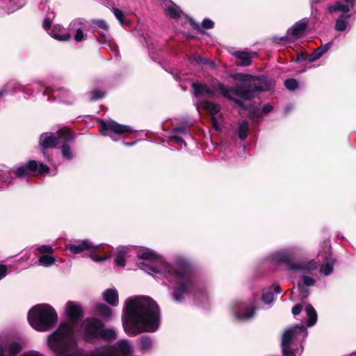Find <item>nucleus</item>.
<instances>
[{"label": "nucleus", "instance_id": "1", "mask_svg": "<svg viewBox=\"0 0 356 356\" xmlns=\"http://www.w3.org/2000/svg\"><path fill=\"white\" fill-rule=\"evenodd\" d=\"M68 323L60 327L48 337V346L55 356H130L133 347L126 339L118 341L113 345H103L89 352L78 346L74 337V324L81 321L83 309L80 305L69 301L65 305Z\"/></svg>", "mask_w": 356, "mask_h": 356}, {"label": "nucleus", "instance_id": "2", "mask_svg": "<svg viewBox=\"0 0 356 356\" xmlns=\"http://www.w3.org/2000/svg\"><path fill=\"white\" fill-rule=\"evenodd\" d=\"M137 257L140 259L155 262L149 265L145 262H139L137 266L149 274H161L173 284L172 298L176 302L182 301L187 296L195 293L197 300L202 296L203 300H207V294L204 292H195L196 287L191 273L188 261L183 257H175L172 264H170L156 252L151 249H144L138 252Z\"/></svg>", "mask_w": 356, "mask_h": 356}, {"label": "nucleus", "instance_id": "3", "mask_svg": "<svg viewBox=\"0 0 356 356\" xmlns=\"http://www.w3.org/2000/svg\"><path fill=\"white\" fill-rule=\"evenodd\" d=\"M160 311L156 302L144 296L128 298L124 302L122 323L131 337L142 332H154L160 325Z\"/></svg>", "mask_w": 356, "mask_h": 356}, {"label": "nucleus", "instance_id": "4", "mask_svg": "<svg viewBox=\"0 0 356 356\" xmlns=\"http://www.w3.org/2000/svg\"><path fill=\"white\" fill-rule=\"evenodd\" d=\"M193 95L196 97H213L220 94L224 97L230 100H234L235 97H239L244 99H248L252 96V90L246 86H238L234 89L226 86L222 83L216 81L207 86L201 83H193L192 85Z\"/></svg>", "mask_w": 356, "mask_h": 356}, {"label": "nucleus", "instance_id": "5", "mask_svg": "<svg viewBox=\"0 0 356 356\" xmlns=\"http://www.w3.org/2000/svg\"><path fill=\"white\" fill-rule=\"evenodd\" d=\"M55 309L48 304H39L34 306L28 314V321L35 330L46 331L57 321Z\"/></svg>", "mask_w": 356, "mask_h": 356}, {"label": "nucleus", "instance_id": "6", "mask_svg": "<svg viewBox=\"0 0 356 356\" xmlns=\"http://www.w3.org/2000/svg\"><path fill=\"white\" fill-rule=\"evenodd\" d=\"M299 248L296 246L280 250L273 252L270 254V259L277 262H284L286 264L289 270L307 273L316 269L319 264L314 259L307 261L293 262V258L299 252Z\"/></svg>", "mask_w": 356, "mask_h": 356}, {"label": "nucleus", "instance_id": "7", "mask_svg": "<svg viewBox=\"0 0 356 356\" xmlns=\"http://www.w3.org/2000/svg\"><path fill=\"white\" fill-rule=\"evenodd\" d=\"M307 335V331L303 325H297L294 327L286 329L282 337V348L284 356H296V354H301L302 347L293 348L296 341L302 340Z\"/></svg>", "mask_w": 356, "mask_h": 356}, {"label": "nucleus", "instance_id": "8", "mask_svg": "<svg viewBox=\"0 0 356 356\" xmlns=\"http://www.w3.org/2000/svg\"><path fill=\"white\" fill-rule=\"evenodd\" d=\"M232 77L235 80L242 82L240 84H237L235 87H232L233 88L236 89L238 86H243L252 90V96L249 99L254 97L255 92L268 90L272 86V83L268 81H261L259 83H252L254 77L249 74L236 73L232 74Z\"/></svg>", "mask_w": 356, "mask_h": 356}, {"label": "nucleus", "instance_id": "9", "mask_svg": "<svg viewBox=\"0 0 356 356\" xmlns=\"http://www.w3.org/2000/svg\"><path fill=\"white\" fill-rule=\"evenodd\" d=\"M100 126V131L102 135L110 136L113 140H117L115 135L120 136L124 133L134 132V130L128 125L120 124L113 120H98Z\"/></svg>", "mask_w": 356, "mask_h": 356}, {"label": "nucleus", "instance_id": "10", "mask_svg": "<svg viewBox=\"0 0 356 356\" xmlns=\"http://www.w3.org/2000/svg\"><path fill=\"white\" fill-rule=\"evenodd\" d=\"M41 91L43 92L44 95H51L54 99H58L59 101L66 104H72L76 99L75 96L72 92L63 87L52 88L47 87L42 83Z\"/></svg>", "mask_w": 356, "mask_h": 356}, {"label": "nucleus", "instance_id": "11", "mask_svg": "<svg viewBox=\"0 0 356 356\" xmlns=\"http://www.w3.org/2000/svg\"><path fill=\"white\" fill-rule=\"evenodd\" d=\"M49 170V168L47 165L35 160H31L26 165L18 167L14 171V173L17 177H24L35 172L38 175H43L48 172Z\"/></svg>", "mask_w": 356, "mask_h": 356}, {"label": "nucleus", "instance_id": "12", "mask_svg": "<svg viewBox=\"0 0 356 356\" xmlns=\"http://www.w3.org/2000/svg\"><path fill=\"white\" fill-rule=\"evenodd\" d=\"M104 327L102 322L97 318H87L83 323L84 338L88 341H92L99 339L101 328Z\"/></svg>", "mask_w": 356, "mask_h": 356}, {"label": "nucleus", "instance_id": "13", "mask_svg": "<svg viewBox=\"0 0 356 356\" xmlns=\"http://www.w3.org/2000/svg\"><path fill=\"white\" fill-rule=\"evenodd\" d=\"M59 138L60 139V148L63 157L66 160H72L74 158V154L69 143L72 141L74 136L69 129H63L59 131Z\"/></svg>", "mask_w": 356, "mask_h": 356}, {"label": "nucleus", "instance_id": "14", "mask_svg": "<svg viewBox=\"0 0 356 356\" xmlns=\"http://www.w3.org/2000/svg\"><path fill=\"white\" fill-rule=\"evenodd\" d=\"M66 248L74 254H79L85 250H88L90 253L100 252V245H95L89 240L70 243L66 245Z\"/></svg>", "mask_w": 356, "mask_h": 356}, {"label": "nucleus", "instance_id": "15", "mask_svg": "<svg viewBox=\"0 0 356 356\" xmlns=\"http://www.w3.org/2000/svg\"><path fill=\"white\" fill-rule=\"evenodd\" d=\"M232 310L236 319L247 321L250 319L255 314L254 306H247L244 302L236 301L232 304Z\"/></svg>", "mask_w": 356, "mask_h": 356}, {"label": "nucleus", "instance_id": "16", "mask_svg": "<svg viewBox=\"0 0 356 356\" xmlns=\"http://www.w3.org/2000/svg\"><path fill=\"white\" fill-rule=\"evenodd\" d=\"M202 107L211 115V122L216 130H220L221 114H219L220 106L211 101H204L202 102Z\"/></svg>", "mask_w": 356, "mask_h": 356}, {"label": "nucleus", "instance_id": "17", "mask_svg": "<svg viewBox=\"0 0 356 356\" xmlns=\"http://www.w3.org/2000/svg\"><path fill=\"white\" fill-rule=\"evenodd\" d=\"M41 86L42 83L40 82L35 83L31 86H23L16 81H10L6 85L3 90H7V92L20 90L25 94V97L29 99L31 98L32 93L35 90L41 91Z\"/></svg>", "mask_w": 356, "mask_h": 356}, {"label": "nucleus", "instance_id": "18", "mask_svg": "<svg viewBox=\"0 0 356 356\" xmlns=\"http://www.w3.org/2000/svg\"><path fill=\"white\" fill-rule=\"evenodd\" d=\"M22 349L21 344L12 339L0 343V356H16Z\"/></svg>", "mask_w": 356, "mask_h": 356}, {"label": "nucleus", "instance_id": "19", "mask_svg": "<svg viewBox=\"0 0 356 356\" xmlns=\"http://www.w3.org/2000/svg\"><path fill=\"white\" fill-rule=\"evenodd\" d=\"M308 22L309 21L307 18H304L298 21L288 30L287 36L293 40L300 38L304 34L308 25Z\"/></svg>", "mask_w": 356, "mask_h": 356}, {"label": "nucleus", "instance_id": "20", "mask_svg": "<svg viewBox=\"0 0 356 356\" xmlns=\"http://www.w3.org/2000/svg\"><path fill=\"white\" fill-rule=\"evenodd\" d=\"M60 142L59 132L57 137L50 133H43L40 137V145L43 149L56 147Z\"/></svg>", "mask_w": 356, "mask_h": 356}, {"label": "nucleus", "instance_id": "21", "mask_svg": "<svg viewBox=\"0 0 356 356\" xmlns=\"http://www.w3.org/2000/svg\"><path fill=\"white\" fill-rule=\"evenodd\" d=\"M71 31L75 33L74 40L76 42H81L84 40L85 35L83 33V20L81 19H76L73 20L69 26Z\"/></svg>", "mask_w": 356, "mask_h": 356}, {"label": "nucleus", "instance_id": "22", "mask_svg": "<svg viewBox=\"0 0 356 356\" xmlns=\"http://www.w3.org/2000/svg\"><path fill=\"white\" fill-rule=\"evenodd\" d=\"M356 0H343L338 1L334 5L328 7V11L332 13L334 12L348 13L354 6Z\"/></svg>", "mask_w": 356, "mask_h": 356}, {"label": "nucleus", "instance_id": "23", "mask_svg": "<svg viewBox=\"0 0 356 356\" xmlns=\"http://www.w3.org/2000/svg\"><path fill=\"white\" fill-rule=\"evenodd\" d=\"M26 0H1V7L7 13H13L26 4Z\"/></svg>", "mask_w": 356, "mask_h": 356}, {"label": "nucleus", "instance_id": "24", "mask_svg": "<svg viewBox=\"0 0 356 356\" xmlns=\"http://www.w3.org/2000/svg\"><path fill=\"white\" fill-rule=\"evenodd\" d=\"M233 55L238 59L236 61V65L245 67L250 65L251 60L256 55V53L235 51Z\"/></svg>", "mask_w": 356, "mask_h": 356}, {"label": "nucleus", "instance_id": "25", "mask_svg": "<svg viewBox=\"0 0 356 356\" xmlns=\"http://www.w3.org/2000/svg\"><path fill=\"white\" fill-rule=\"evenodd\" d=\"M49 35L59 41H67L71 38V35L65 31L60 25L54 26L49 32Z\"/></svg>", "mask_w": 356, "mask_h": 356}, {"label": "nucleus", "instance_id": "26", "mask_svg": "<svg viewBox=\"0 0 356 356\" xmlns=\"http://www.w3.org/2000/svg\"><path fill=\"white\" fill-rule=\"evenodd\" d=\"M103 299L113 307H116L119 304L118 293L115 289L106 290L103 293Z\"/></svg>", "mask_w": 356, "mask_h": 356}, {"label": "nucleus", "instance_id": "27", "mask_svg": "<svg viewBox=\"0 0 356 356\" xmlns=\"http://www.w3.org/2000/svg\"><path fill=\"white\" fill-rule=\"evenodd\" d=\"M309 296V290L301 283H299L297 286V289L293 290L291 292V299L293 300H303L307 298Z\"/></svg>", "mask_w": 356, "mask_h": 356}, {"label": "nucleus", "instance_id": "28", "mask_svg": "<svg viewBox=\"0 0 356 356\" xmlns=\"http://www.w3.org/2000/svg\"><path fill=\"white\" fill-rule=\"evenodd\" d=\"M334 259L332 257L326 259L320 266V273L325 276L331 275L334 271Z\"/></svg>", "mask_w": 356, "mask_h": 356}, {"label": "nucleus", "instance_id": "29", "mask_svg": "<svg viewBox=\"0 0 356 356\" xmlns=\"http://www.w3.org/2000/svg\"><path fill=\"white\" fill-rule=\"evenodd\" d=\"M117 338V332L113 328H101L99 334V339L110 342Z\"/></svg>", "mask_w": 356, "mask_h": 356}, {"label": "nucleus", "instance_id": "30", "mask_svg": "<svg viewBox=\"0 0 356 356\" xmlns=\"http://www.w3.org/2000/svg\"><path fill=\"white\" fill-rule=\"evenodd\" d=\"M350 15L348 14L341 15L336 20L334 29L337 31H344L349 26L348 19Z\"/></svg>", "mask_w": 356, "mask_h": 356}, {"label": "nucleus", "instance_id": "31", "mask_svg": "<svg viewBox=\"0 0 356 356\" xmlns=\"http://www.w3.org/2000/svg\"><path fill=\"white\" fill-rule=\"evenodd\" d=\"M96 312L105 320H110L112 318L113 311L107 305L99 303L96 305Z\"/></svg>", "mask_w": 356, "mask_h": 356}, {"label": "nucleus", "instance_id": "32", "mask_svg": "<svg viewBox=\"0 0 356 356\" xmlns=\"http://www.w3.org/2000/svg\"><path fill=\"white\" fill-rule=\"evenodd\" d=\"M305 311L307 316V325L308 327L315 325L317 321V314L314 308L309 304L307 305Z\"/></svg>", "mask_w": 356, "mask_h": 356}, {"label": "nucleus", "instance_id": "33", "mask_svg": "<svg viewBox=\"0 0 356 356\" xmlns=\"http://www.w3.org/2000/svg\"><path fill=\"white\" fill-rule=\"evenodd\" d=\"M165 11L172 18H177L179 16L180 10L171 1H167L165 3Z\"/></svg>", "mask_w": 356, "mask_h": 356}, {"label": "nucleus", "instance_id": "34", "mask_svg": "<svg viewBox=\"0 0 356 356\" xmlns=\"http://www.w3.org/2000/svg\"><path fill=\"white\" fill-rule=\"evenodd\" d=\"M111 10H112L114 16L115 17V18L120 22V25L124 26V25H130L131 24V21L127 19L124 13L121 10L113 7V8H112Z\"/></svg>", "mask_w": 356, "mask_h": 356}, {"label": "nucleus", "instance_id": "35", "mask_svg": "<svg viewBox=\"0 0 356 356\" xmlns=\"http://www.w3.org/2000/svg\"><path fill=\"white\" fill-rule=\"evenodd\" d=\"M249 131V124L247 121H243L238 124L237 133L239 138L242 140H245Z\"/></svg>", "mask_w": 356, "mask_h": 356}, {"label": "nucleus", "instance_id": "36", "mask_svg": "<svg viewBox=\"0 0 356 356\" xmlns=\"http://www.w3.org/2000/svg\"><path fill=\"white\" fill-rule=\"evenodd\" d=\"M55 261L56 259L54 257L47 254L42 255L38 259L39 264L44 267L51 266L55 263Z\"/></svg>", "mask_w": 356, "mask_h": 356}, {"label": "nucleus", "instance_id": "37", "mask_svg": "<svg viewBox=\"0 0 356 356\" xmlns=\"http://www.w3.org/2000/svg\"><path fill=\"white\" fill-rule=\"evenodd\" d=\"M332 46V42H327L316 48L313 54L318 58H320L325 53H326Z\"/></svg>", "mask_w": 356, "mask_h": 356}, {"label": "nucleus", "instance_id": "38", "mask_svg": "<svg viewBox=\"0 0 356 356\" xmlns=\"http://www.w3.org/2000/svg\"><path fill=\"white\" fill-rule=\"evenodd\" d=\"M273 110V106L269 104H265L264 105L261 109L257 108L254 111L253 113L252 114V118H259L262 114H266L269 112H270Z\"/></svg>", "mask_w": 356, "mask_h": 356}, {"label": "nucleus", "instance_id": "39", "mask_svg": "<svg viewBox=\"0 0 356 356\" xmlns=\"http://www.w3.org/2000/svg\"><path fill=\"white\" fill-rule=\"evenodd\" d=\"M140 343L143 351H148L152 347V341L150 337L143 336L140 338Z\"/></svg>", "mask_w": 356, "mask_h": 356}, {"label": "nucleus", "instance_id": "40", "mask_svg": "<svg viewBox=\"0 0 356 356\" xmlns=\"http://www.w3.org/2000/svg\"><path fill=\"white\" fill-rule=\"evenodd\" d=\"M262 301L266 305H270L274 301V293L270 290H264L261 297Z\"/></svg>", "mask_w": 356, "mask_h": 356}, {"label": "nucleus", "instance_id": "41", "mask_svg": "<svg viewBox=\"0 0 356 356\" xmlns=\"http://www.w3.org/2000/svg\"><path fill=\"white\" fill-rule=\"evenodd\" d=\"M55 17V15L54 13H49L47 15V17L43 20V28L45 30H49L51 22Z\"/></svg>", "mask_w": 356, "mask_h": 356}, {"label": "nucleus", "instance_id": "42", "mask_svg": "<svg viewBox=\"0 0 356 356\" xmlns=\"http://www.w3.org/2000/svg\"><path fill=\"white\" fill-rule=\"evenodd\" d=\"M12 173L10 171H8L6 172L0 173V181L8 184H10L11 183L12 180ZM1 189V187H0V190Z\"/></svg>", "mask_w": 356, "mask_h": 356}, {"label": "nucleus", "instance_id": "43", "mask_svg": "<svg viewBox=\"0 0 356 356\" xmlns=\"http://www.w3.org/2000/svg\"><path fill=\"white\" fill-rule=\"evenodd\" d=\"M302 283L301 284L305 286H313L316 283V280L312 277L308 275H303L301 277Z\"/></svg>", "mask_w": 356, "mask_h": 356}, {"label": "nucleus", "instance_id": "44", "mask_svg": "<svg viewBox=\"0 0 356 356\" xmlns=\"http://www.w3.org/2000/svg\"><path fill=\"white\" fill-rule=\"evenodd\" d=\"M102 252H103V251L102 250V247L100 246V252H97V253H98V252L100 253ZM95 253L96 252L90 253V256L91 259L95 262L104 261L109 257L108 255L99 256V255L95 254Z\"/></svg>", "mask_w": 356, "mask_h": 356}, {"label": "nucleus", "instance_id": "45", "mask_svg": "<svg viewBox=\"0 0 356 356\" xmlns=\"http://www.w3.org/2000/svg\"><path fill=\"white\" fill-rule=\"evenodd\" d=\"M284 85L289 90H294L298 88V81L294 79H289L285 81Z\"/></svg>", "mask_w": 356, "mask_h": 356}, {"label": "nucleus", "instance_id": "46", "mask_svg": "<svg viewBox=\"0 0 356 356\" xmlns=\"http://www.w3.org/2000/svg\"><path fill=\"white\" fill-rule=\"evenodd\" d=\"M37 250L42 254H51L54 252V248L50 245H42L37 248Z\"/></svg>", "mask_w": 356, "mask_h": 356}, {"label": "nucleus", "instance_id": "47", "mask_svg": "<svg viewBox=\"0 0 356 356\" xmlns=\"http://www.w3.org/2000/svg\"><path fill=\"white\" fill-rule=\"evenodd\" d=\"M104 96V92L99 90H93L90 92V100L95 101L102 98Z\"/></svg>", "mask_w": 356, "mask_h": 356}, {"label": "nucleus", "instance_id": "48", "mask_svg": "<svg viewBox=\"0 0 356 356\" xmlns=\"http://www.w3.org/2000/svg\"><path fill=\"white\" fill-rule=\"evenodd\" d=\"M115 262L116 265L119 266H124L126 264L125 258L124 254L120 252L115 258Z\"/></svg>", "mask_w": 356, "mask_h": 356}, {"label": "nucleus", "instance_id": "49", "mask_svg": "<svg viewBox=\"0 0 356 356\" xmlns=\"http://www.w3.org/2000/svg\"><path fill=\"white\" fill-rule=\"evenodd\" d=\"M92 23L93 24H95L97 25L98 27L102 29H104V30H107L108 28V24H106V22L103 20V19H93L92 21Z\"/></svg>", "mask_w": 356, "mask_h": 356}, {"label": "nucleus", "instance_id": "50", "mask_svg": "<svg viewBox=\"0 0 356 356\" xmlns=\"http://www.w3.org/2000/svg\"><path fill=\"white\" fill-rule=\"evenodd\" d=\"M213 22L210 19H204L202 22V27L204 29H211L213 26Z\"/></svg>", "mask_w": 356, "mask_h": 356}, {"label": "nucleus", "instance_id": "51", "mask_svg": "<svg viewBox=\"0 0 356 356\" xmlns=\"http://www.w3.org/2000/svg\"><path fill=\"white\" fill-rule=\"evenodd\" d=\"M170 140L174 141L179 145H183L184 147L186 146V143L180 137L177 136H171Z\"/></svg>", "mask_w": 356, "mask_h": 356}, {"label": "nucleus", "instance_id": "52", "mask_svg": "<svg viewBox=\"0 0 356 356\" xmlns=\"http://www.w3.org/2000/svg\"><path fill=\"white\" fill-rule=\"evenodd\" d=\"M20 356H44L41 353L36 351V350H29L26 352H24L23 354H22Z\"/></svg>", "mask_w": 356, "mask_h": 356}, {"label": "nucleus", "instance_id": "53", "mask_svg": "<svg viewBox=\"0 0 356 356\" xmlns=\"http://www.w3.org/2000/svg\"><path fill=\"white\" fill-rule=\"evenodd\" d=\"M172 133L173 134H187V129L185 127H179L173 129L172 131Z\"/></svg>", "mask_w": 356, "mask_h": 356}, {"label": "nucleus", "instance_id": "54", "mask_svg": "<svg viewBox=\"0 0 356 356\" xmlns=\"http://www.w3.org/2000/svg\"><path fill=\"white\" fill-rule=\"evenodd\" d=\"M302 309V307L300 305H296L295 306L293 307L291 312L294 316H296L301 312Z\"/></svg>", "mask_w": 356, "mask_h": 356}, {"label": "nucleus", "instance_id": "55", "mask_svg": "<svg viewBox=\"0 0 356 356\" xmlns=\"http://www.w3.org/2000/svg\"><path fill=\"white\" fill-rule=\"evenodd\" d=\"M191 59L195 62L198 63H207V60L200 56H195L191 58Z\"/></svg>", "mask_w": 356, "mask_h": 356}, {"label": "nucleus", "instance_id": "56", "mask_svg": "<svg viewBox=\"0 0 356 356\" xmlns=\"http://www.w3.org/2000/svg\"><path fill=\"white\" fill-rule=\"evenodd\" d=\"M7 268L5 265H0V280L6 275Z\"/></svg>", "mask_w": 356, "mask_h": 356}, {"label": "nucleus", "instance_id": "57", "mask_svg": "<svg viewBox=\"0 0 356 356\" xmlns=\"http://www.w3.org/2000/svg\"><path fill=\"white\" fill-rule=\"evenodd\" d=\"M316 60H318V58L313 53L308 55V60L309 62H314Z\"/></svg>", "mask_w": 356, "mask_h": 356}, {"label": "nucleus", "instance_id": "58", "mask_svg": "<svg viewBox=\"0 0 356 356\" xmlns=\"http://www.w3.org/2000/svg\"><path fill=\"white\" fill-rule=\"evenodd\" d=\"M274 290L276 293H280L282 291L281 287L280 286H275Z\"/></svg>", "mask_w": 356, "mask_h": 356}, {"label": "nucleus", "instance_id": "59", "mask_svg": "<svg viewBox=\"0 0 356 356\" xmlns=\"http://www.w3.org/2000/svg\"><path fill=\"white\" fill-rule=\"evenodd\" d=\"M136 143V141H134V142H124V144L126 145V146H132L134 145H135Z\"/></svg>", "mask_w": 356, "mask_h": 356}, {"label": "nucleus", "instance_id": "60", "mask_svg": "<svg viewBox=\"0 0 356 356\" xmlns=\"http://www.w3.org/2000/svg\"><path fill=\"white\" fill-rule=\"evenodd\" d=\"M7 93V90H0V98L3 96L5 94Z\"/></svg>", "mask_w": 356, "mask_h": 356}, {"label": "nucleus", "instance_id": "61", "mask_svg": "<svg viewBox=\"0 0 356 356\" xmlns=\"http://www.w3.org/2000/svg\"><path fill=\"white\" fill-rule=\"evenodd\" d=\"M175 78L177 81H181V80L182 79V78L181 77V75H180V74H175Z\"/></svg>", "mask_w": 356, "mask_h": 356}, {"label": "nucleus", "instance_id": "62", "mask_svg": "<svg viewBox=\"0 0 356 356\" xmlns=\"http://www.w3.org/2000/svg\"><path fill=\"white\" fill-rule=\"evenodd\" d=\"M113 53L115 54V56L118 55V51L115 47L113 48Z\"/></svg>", "mask_w": 356, "mask_h": 356}, {"label": "nucleus", "instance_id": "63", "mask_svg": "<svg viewBox=\"0 0 356 356\" xmlns=\"http://www.w3.org/2000/svg\"><path fill=\"white\" fill-rule=\"evenodd\" d=\"M320 0H312V3H317Z\"/></svg>", "mask_w": 356, "mask_h": 356}, {"label": "nucleus", "instance_id": "64", "mask_svg": "<svg viewBox=\"0 0 356 356\" xmlns=\"http://www.w3.org/2000/svg\"><path fill=\"white\" fill-rule=\"evenodd\" d=\"M290 109H291V108L289 106H286L285 108V111L288 112Z\"/></svg>", "mask_w": 356, "mask_h": 356}]
</instances>
